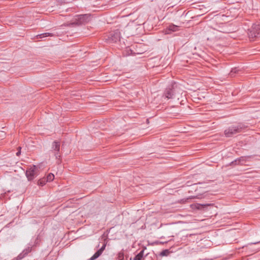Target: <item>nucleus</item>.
Listing matches in <instances>:
<instances>
[{"label":"nucleus","mask_w":260,"mask_h":260,"mask_svg":"<svg viewBox=\"0 0 260 260\" xmlns=\"http://www.w3.org/2000/svg\"><path fill=\"white\" fill-rule=\"evenodd\" d=\"M245 161V157L241 156L236 159H235L234 161H233L231 162L230 165L231 166H236L240 164V162L241 161Z\"/></svg>","instance_id":"obj_11"},{"label":"nucleus","mask_w":260,"mask_h":260,"mask_svg":"<svg viewBox=\"0 0 260 260\" xmlns=\"http://www.w3.org/2000/svg\"><path fill=\"white\" fill-rule=\"evenodd\" d=\"M118 258L119 260H122L123 259V253H119L118 254Z\"/></svg>","instance_id":"obj_20"},{"label":"nucleus","mask_w":260,"mask_h":260,"mask_svg":"<svg viewBox=\"0 0 260 260\" xmlns=\"http://www.w3.org/2000/svg\"><path fill=\"white\" fill-rule=\"evenodd\" d=\"M39 168L35 165L30 166L26 171L25 175L28 181L32 180L39 175Z\"/></svg>","instance_id":"obj_3"},{"label":"nucleus","mask_w":260,"mask_h":260,"mask_svg":"<svg viewBox=\"0 0 260 260\" xmlns=\"http://www.w3.org/2000/svg\"><path fill=\"white\" fill-rule=\"evenodd\" d=\"M21 148L20 147H19L18 148V151H17V152L16 154V155L18 156H19L20 155V154H21Z\"/></svg>","instance_id":"obj_22"},{"label":"nucleus","mask_w":260,"mask_h":260,"mask_svg":"<svg viewBox=\"0 0 260 260\" xmlns=\"http://www.w3.org/2000/svg\"><path fill=\"white\" fill-rule=\"evenodd\" d=\"M220 32L223 33H228L229 31L226 28H221L220 30H219Z\"/></svg>","instance_id":"obj_21"},{"label":"nucleus","mask_w":260,"mask_h":260,"mask_svg":"<svg viewBox=\"0 0 260 260\" xmlns=\"http://www.w3.org/2000/svg\"><path fill=\"white\" fill-rule=\"evenodd\" d=\"M260 35V23L253 24L249 29L248 35L250 39H254Z\"/></svg>","instance_id":"obj_4"},{"label":"nucleus","mask_w":260,"mask_h":260,"mask_svg":"<svg viewBox=\"0 0 260 260\" xmlns=\"http://www.w3.org/2000/svg\"><path fill=\"white\" fill-rule=\"evenodd\" d=\"M53 36V34L51 33L45 32V33H43V34L37 35V37L38 38L42 39V38H45L47 37H52Z\"/></svg>","instance_id":"obj_12"},{"label":"nucleus","mask_w":260,"mask_h":260,"mask_svg":"<svg viewBox=\"0 0 260 260\" xmlns=\"http://www.w3.org/2000/svg\"><path fill=\"white\" fill-rule=\"evenodd\" d=\"M246 126L243 123H239L236 125H231L224 131V135L226 137H232L234 135L240 133Z\"/></svg>","instance_id":"obj_1"},{"label":"nucleus","mask_w":260,"mask_h":260,"mask_svg":"<svg viewBox=\"0 0 260 260\" xmlns=\"http://www.w3.org/2000/svg\"><path fill=\"white\" fill-rule=\"evenodd\" d=\"M258 189L260 191V186L258 187Z\"/></svg>","instance_id":"obj_24"},{"label":"nucleus","mask_w":260,"mask_h":260,"mask_svg":"<svg viewBox=\"0 0 260 260\" xmlns=\"http://www.w3.org/2000/svg\"><path fill=\"white\" fill-rule=\"evenodd\" d=\"M175 84H172L168 86L165 90L164 92V96L168 99H172L175 94Z\"/></svg>","instance_id":"obj_6"},{"label":"nucleus","mask_w":260,"mask_h":260,"mask_svg":"<svg viewBox=\"0 0 260 260\" xmlns=\"http://www.w3.org/2000/svg\"><path fill=\"white\" fill-rule=\"evenodd\" d=\"M26 256L25 254H24V252L22 251L21 253H20L18 256H17V258L18 259H21L23 257H24Z\"/></svg>","instance_id":"obj_18"},{"label":"nucleus","mask_w":260,"mask_h":260,"mask_svg":"<svg viewBox=\"0 0 260 260\" xmlns=\"http://www.w3.org/2000/svg\"><path fill=\"white\" fill-rule=\"evenodd\" d=\"M213 204H197L196 205L197 209L201 210H206L207 208L209 206H213Z\"/></svg>","instance_id":"obj_10"},{"label":"nucleus","mask_w":260,"mask_h":260,"mask_svg":"<svg viewBox=\"0 0 260 260\" xmlns=\"http://www.w3.org/2000/svg\"><path fill=\"white\" fill-rule=\"evenodd\" d=\"M169 29L172 31H175L178 29V26L173 24L170 25L169 26Z\"/></svg>","instance_id":"obj_16"},{"label":"nucleus","mask_w":260,"mask_h":260,"mask_svg":"<svg viewBox=\"0 0 260 260\" xmlns=\"http://www.w3.org/2000/svg\"><path fill=\"white\" fill-rule=\"evenodd\" d=\"M106 244L104 243L102 247L99 249L89 259V260H95L98 258L103 253L104 250L105 249Z\"/></svg>","instance_id":"obj_8"},{"label":"nucleus","mask_w":260,"mask_h":260,"mask_svg":"<svg viewBox=\"0 0 260 260\" xmlns=\"http://www.w3.org/2000/svg\"><path fill=\"white\" fill-rule=\"evenodd\" d=\"M60 142L59 141H55L52 143L51 149L54 151V155L56 159H59L60 155Z\"/></svg>","instance_id":"obj_7"},{"label":"nucleus","mask_w":260,"mask_h":260,"mask_svg":"<svg viewBox=\"0 0 260 260\" xmlns=\"http://www.w3.org/2000/svg\"><path fill=\"white\" fill-rule=\"evenodd\" d=\"M46 182H47V181L46 178H43L42 179H40L39 180H38V184L39 185L43 186L46 184Z\"/></svg>","instance_id":"obj_14"},{"label":"nucleus","mask_w":260,"mask_h":260,"mask_svg":"<svg viewBox=\"0 0 260 260\" xmlns=\"http://www.w3.org/2000/svg\"><path fill=\"white\" fill-rule=\"evenodd\" d=\"M144 254V250L143 249L140 251L137 254H136L133 258H131V260H143L144 259L145 256Z\"/></svg>","instance_id":"obj_9"},{"label":"nucleus","mask_w":260,"mask_h":260,"mask_svg":"<svg viewBox=\"0 0 260 260\" xmlns=\"http://www.w3.org/2000/svg\"><path fill=\"white\" fill-rule=\"evenodd\" d=\"M31 251V247H28L27 248H26V249H25L23 252H24V254H25L26 255H27V254L28 253H29L30 251Z\"/></svg>","instance_id":"obj_17"},{"label":"nucleus","mask_w":260,"mask_h":260,"mask_svg":"<svg viewBox=\"0 0 260 260\" xmlns=\"http://www.w3.org/2000/svg\"><path fill=\"white\" fill-rule=\"evenodd\" d=\"M54 178V176L53 174L50 173L49 174L46 178L47 182H51L53 180Z\"/></svg>","instance_id":"obj_15"},{"label":"nucleus","mask_w":260,"mask_h":260,"mask_svg":"<svg viewBox=\"0 0 260 260\" xmlns=\"http://www.w3.org/2000/svg\"><path fill=\"white\" fill-rule=\"evenodd\" d=\"M239 71H240V70L236 68L232 69V70H231V71L230 73V76L231 77H233L235 76V75L236 74L238 73Z\"/></svg>","instance_id":"obj_13"},{"label":"nucleus","mask_w":260,"mask_h":260,"mask_svg":"<svg viewBox=\"0 0 260 260\" xmlns=\"http://www.w3.org/2000/svg\"><path fill=\"white\" fill-rule=\"evenodd\" d=\"M259 243H260V241L256 242H254V243H251V244H258Z\"/></svg>","instance_id":"obj_23"},{"label":"nucleus","mask_w":260,"mask_h":260,"mask_svg":"<svg viewBox=\"0 0 260 260\" xmlns=\"http://www.w3.org/2000/svg\"><path fill=\"white\" fill-rule=\"evenodd\" d=\"M169 252V251L168 250H163L160 254L161 255H162V256H166L167 255V254Z\"/></svg>","instance_id":"obj_19"},{"label":"nucleus","mask_w":260,"mask_h":260,"mask_svg":"<svg viewBox=\"0 0 260 260\" xmlns=\"http://www.w3.org/2000/svg\"><path fill=\"white\" fill-rule=\"evenodd\" d=\"M91 16L90 14H86L77 16L75 19V22L77 24L81 25L87 23L91 20Z\"/></svg>","instance_id":"obj_5"},{"label":"nucleus","mask_w":260,"mask_h":260,"mask_svg":"<svg viewBox=\"0 0 260 260\" xmlns=\"http://www.w3.org/2000/svg\"><path fill=\"white\" fill-rule=\"evenodd\" d=\"M121 38L120 32L118 29L111 31L107 35L105 40L108 43H116L120 41Z\"/></svg>","instance_id":"obj_2"}]
</instances>
